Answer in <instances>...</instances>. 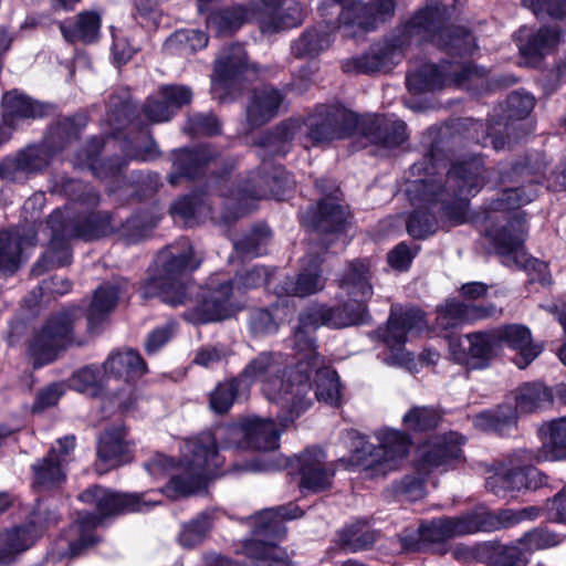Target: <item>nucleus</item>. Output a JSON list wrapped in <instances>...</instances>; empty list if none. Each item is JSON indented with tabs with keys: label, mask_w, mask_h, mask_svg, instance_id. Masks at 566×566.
<instances>
[{
	"label": "nucleus",
	"mask_w": 566,
	"mask_h": 566,
	"mask_svg": "<svg viewBox=\"0 0 566 566\" xmlns=\"http://www.w3.org/2000/svg\"><path fill=\"white\" fill-rule=\"evenodd\" d=\"M442 12L439 7H427L417 12L391 38L374 45L366 54L347 60L343 69L347 73H374L390 71L398 64L407 48L430 41L450 54L471 53L474 45L472 34L460 27H441Z\"/></svg>",
	"instance_id": "obj_1"
},
{
	"label": "nucleus",
	"mask_w": 566,
	"mask_h": 566,
	"mask_svg": "<svg viewBox=\"0 0 566 566\" xmlns=\"http://www.w3.org/2000/svg\"><path fill=\"white\" fill-rule=\"evenodd\" d=\"M480 184V165L475 160L454 164L443 186L424 180L413 181L408 192L417 209L407 222L408 233L416 239L434 233L437 216L455 223L462 222L468 197L478 191Z\"/></svg>",
	"instance_id": "obj_2"
},
{
	"label": "nucleus",
	"mask_w": 566,
	"mask_h": 566,
	"mask_svg": "<svg viewBox=\"0 0 566 566\" xmlns=\"http://www.w3.org/2000/svg\"><path fill=\"white\" fill-rule=\"evenodd\" d=\"M161 496L159 490L143 493H115L99 486L85 490L78 499L95 505L99 516L93 513L80 515L55 542L50 555L53 558L77 556L83 548L95 543L93 531L101 523V517L128 512H148L161 503Z\"/></svg>",
	"instance_id": "obj_3"
},
{
	"label": "nucleus",
	"mask_w": 566,
	"mask_h": 566,
	"mask_svg": "<svg viewBox=\"0 0 566 566\" xmlns=\"http://www.w3.org/2000/svg\"><path fill=\"white\" fill-rule=\"evenodd\" d=\"M222 464L223 458L218 453L216 437L207 431L185 441L180 449L178 467L170 458L156 454L145 464V468L156 480L176 469L177 473L171 475L168 485L159 491L161 495L165 493L177 497L200 491L208 480L218 475Z\"/></svg>",
	"instance_id": "obj_4"
},
{
	"label": "nucleus",
	"mask_w": 566,
	"mask_h": 566,
	"mask_svg": "<svg viewBox=\"0 0 566 566\" xmlns=\"http://www.w3.org/2000/svg\"><path fill=\"white\" fill-rule=\"evenodd\" d=\"M537 197V189L526 184H509L497 190V211H514L506 224L497 230V258L510 269H524L530 275V282L551 284L546 263L528 258L524 249L527 234L525 212L520 208L532 202Z\"/></svg>",
	"instance_id": "obj_5"
},
{
	"label": "nucleus",
	"mask_w": 566,
	"mask_h": 566,
	"mask_svg": "<svg viewBox=\"0 0 566 566\" xmlns=\"http://www.w3.org/2000/svg\"><path fill=\"white\" fill-rule=\"evenodd\" d=\"M357 126V116L340 107L322 106L307 120L289 118L264 136L261 147L273 155H284L292 140L298 139L308 148L321 143L339 139L350 134Z\"/></svg>",
	"instance_id": "obj_6"
},
{
	"label": "nucleus",
	"mask_w": 566,
	"mask_h": 566,
	"mask_svg": "<svg viewBox=\"0 0 566 566\" xmlns=\"http://www.w3.org/2000/svg\"><path fill=\"white\" fill-rule=\"evenodd\" d=\"M283 357L275 353H261L253 358L238 376L243 387L248 389L253 382H261L262 391L269 400H273L286 409L289 416L280 418L282 427H287L296 417L310 407V390L307 376L295 384L296 368L291 370L289 378L283 380Z\"/></svg>",
	"instance_id": "obj_7"
},
{
	"label": "nucleus",
	"mask_w": 566,
	"mask_h": 566,
	"mask_svg": "<svg viewBox=\"0 0 566 566\" xmlns=\"http://www.w3.org/2000/svg\"><path fill=\"white\" fill-rule=\"evenodd\" d=\"M158 275L150 277L140 287L143 297L158 296L170 305L184 304L187 297V277L200 265V260L193 256V250L188 240H182L180 247H169L157 256Z\"/></svg>",
	"instance_id": "obj_8"
},
{
	"label": "nucleus",
	"mask_w": 566,
	"mask_h": 566,
	"mask_svg": "<svg viewBox=\"0 0 566 566\" xmlns=\"http://www.w3.org/2000/svg\"><path fill=\"white\" fill-rule=\"evenodd\" d=\"M377 446L364 443L354 454L366 476L379 478L397 470L407 457L411 439L397 429L385 428L375 433Z\"/></svg>",
	"instance_id": "obj_9"
},
{
	"label": "nucleus",
	"mask_w": 566,
	"mask_h": 566,
	"mask_svg": "<svg viewBox=\"0 0 566 566\" xmlns=\"http://www.w3.org/2000/svg\"><path fill=\"white\" fill-rule=\"evenodd\" d=\"M229 180L221 176L218 180V191L221 196L231 197L238 205L240 213H248L255 208V202L273 196L283 199L286 190L291 188L289 174L282 168L271 164H263L262 172H252L235 190L228 188Z\"/></svg>",
	"instance_id": "obj_10"
},
{
	"label": "nucleus",
	"mask_w": 566,
	"mask_h": 566,
	"mask_svg": "<svg viewBox=\"0 0 566 566\" xmlns=\"http://www.w3.org/2000/svg\"><path fill=\"white\" fill-rule=\"evenodd\" d=\"M366 306L365 304L350 301L343 306L327 307L324 305H314L300 315V325L294 332L293 346L294 348L304 347L308 350V355L315 359V365L318 364L316 357L315 343L311 336L322 325L332 328H344L355 324L365 322Z\"/></svg>",
	"instance_id": "obj_11"
},
{
	"label": "nucleus",
	"mask_w": 566,
	"mask_h": 566,
	"mask_svg": "<svg viewBox=\"0 0 566 566\" xmlns=\"http://www.w3.org/2000/svg\"><path fill=\"white\" fill-rule=\"evenodd\" d=\"M554 401L552 388L541 382H525L510 391L497 406V436L514 437L518 432L520 413H535L547 409Z\"/></svg>",
	"instance_id": "obj_12"
},
{
	"label": "nucleus",
	"mask_w": 566,
	"mask_h": 566,
	"mask_svg": "<svg viewBox=\"0 0 566 566\" xmlns=\"http://www.w3.org/2000/svg\"><path fill=\"white\" fill-rule=\"evenodd\" d=\"M81 316V308L72 307L61 311L48 319L30 344L35 367L51 363L61 350L77 343L74 335V325Z\"/></svg>",
	"instance_id": "obj_13"
},
{
	"label": "nucleus",
	"mask_w": 566,
	"mask_h": 566,
	"mask_svg": "<svg viewBox=\"0 0 566 566\" xmlns=\"http://www.w3.org/2000/svg\"><path fill=\"white\" fill-rule=\"evenodd\" d=\"M536 99L525 90L511 92L502 108V118L497 120V150L512 148L522 143L534 132V125L528 119Z\"/></svg>",
	"instance_id": "obj_14"
},
{
	"label": "nucleus",
	"mask_w": 566,
	"mask_h": 566,
	"mask_svg": "<svg viewBox=\"0 0 566 566\" xmlns=\"http://www.w3.org/2000/svg\"><path fill=\"white\" fill-rule=\"evenodd\" d=\"M428 331V323L422 311L409 308H391L382 340L391 350L387 364L405 365L411 360L410 354L403 350V345L410 338Z\"/></svg>",
	"instance_id": "obj_15"
},
{
	"label": "nucleus",
	"mask_w": 566,
	"mask_h": 566,
	"mask_svg": "<svg viewBox=\"0 0 566 566\" xmlns=\"http://www.w3.org/2000/svg\"><path fill=\"white\" fill-rule=\"evenodd\" d=\"M492 525V514L484 507H478L458 517L439 518L422 524L418 534L423 544H438L479 531H490Z\"/></svg>",
	"instance_id": "obj_16"
},
{
	"label": "nucleus",
	"mask_w": 566,
	"mask_h": 566,
	"mask_svg": "<svg viewBox=\"0 0 566 566\" xmlns=\"http://www.w3.org/2000/svg\"><path fill=\"white\" fill-rule=\"evenodd\" d=\"M484 70L475 66H463L442 64H424L419 70L407 75V85L410 91L424 92L443 87L451 83L463 85L467 80L482 77Z\"/></svg>",
	"instance_id": "obj_17"
},
{
	"label": "nucleus",
	"mask_w": 566,
	"mask_h": 566,
	"mask_svg": "<svg viewBox=\"0 0 566 566\" xmlns=\"http://www.w3.org/2000/svg\"><path fill=\"white\" fill-rule=\"evenodd\" d=\"M298 356V361L296 365V380L297 384L301 379L305 380L307 376V384H310V370H316V385H315V397L318 401H323L331 406H337L340 401V385L339 378L335 370L324 367V360L316 353V357L318 358V364L315 365V359L313 356L308 355V350H305L304 347L302 349L295 348ZM311 389L306 394V397L312 400L310 396ZM312 401H310V405Z\"/></svg>",
	"instance_id": "obj_18"
},
{
	"label": "nucleus",
	"mask_w": 566,
	"mask_h": 566,
	"mask_svg": "<svg viewBox=\"0 0 566 566\" xmlns=\"http://www.w3.org/2000/svg\"><path fill=\"white\" fill-rule=\"evenodd\" d=\"M241 294V286L235 289L230 281L211 287L208 295L197 306L195 312L190 314L189 319L193 323H208L221 321L230 317L240 308L239 295Z\"/></svg>",
	"instance_id": "obj_19"
},
{
	"label": "nucleus",
	"mask_w": 566,
	"mask_h": 566,
	"mask_svg": "<svg viewBox=\"0 0 566 566\" xmlns=\"http://www.w3.org/2000/svg\"><path fill=\"white\" fill-rule=\"evenodd\" d=\"M463 443L464 439L455 432L430 438L419 449L418 473L423 476L440 467L447 468L461 458V446Z\"/></svg>",
	"instance_id": "obj_20"
},
{
	"label": "nucleus",
	"mask_w": 566,
	"mask_h": 566,
	"mask_svg": "<svg viewBox=\"0 0 566 566\" xmlns=\"http://www.w3.org/2000/svg\"><path fill=\"white\" fill-rule=\"evenodd\" d=\"M51 154L45 146H28L0 163V179L7 182H24L42 172Z\"/></svg>",
	"instance_id": "obj_21"
},
{
	"label": "nucleus",
	"mask_w": 566,
	"mask_h": 566,
	"mask_svg": "<svg viewBox=\"0 0 566 566\" xmlns=\"http://www.w3.org/2000/svg\"><path fill=\"white\" fill-rule=\"evenodd\" d=\"M249 70L245 52L242 45L232 44L222 49L216 60L211 80V92L214 98L226 101L228 92L238 77Z\"/></svg>",
	"instance_id": "obj_22"
},
{
	"label": "nucleus",
	"mask_w": 566,
	"mask_h": 566,
	"mask_svg": "<svg viewBox=\"0 0 566 566\" xmlns=\"http://www.w3.org/2000/svg\"><path fill=\"white\" fill-rule=\"evenodd\" d=\"M551 159L544 150L528 149L518 155L507 167L500 172L501 184H526L537 189L545 178Z\"/></svg>",
	"instance_id": "obj_23"
},
{
	"label": "nucleus",
	"mask_w": 566,
	"mask_h": 566,
	"mask_svg": "<svg viewBox=\"0 0 566 566\" xmlns=\"http://www.w3.org/2000/svg\"><path fill=\"white\" fill-rule=\"evenodd\" d=\"M316 187L326 197L323 198L315 209L307 211L313 228L317 232H339L345 226L348 212L345 207L337 202L335 196L338 191L332 180H321Z\"/></svg>",
	"instance_id": "obj_24"
},
{
	"label": "nucleus",
	"mask_w": 566,
	"mask_h": 566,
	"mask_svg": "<svg viewBox=\"0 0 566 566\" xmlns=\"http://www.w3.org/2000/svg\"><path fill=\"white\" fill-rule=\"evenodd\" d=\"M296 463L303 491L317 493L331 488L336 470L321 449H306L296 458Z\"/></svg>",
	"instance_id": "obj_25"
},
{
	"label": "nucleus",
	"mask_w": 566,
	"mask_h": 566,
	"mask_svg": "<svg viewBox=\"0 0 566 566\" xmlns=\"http://www.w3.org/2000/svg\"><path fill=\"white\" fill-rule=\"evenodd\" d=\"M322 259L310 252L302 261L301 272L296 277H285L275 289L279 297L308 296L323 290L325 279L321 270Z\"/></svg>",
	"instance_id": "obj_26"
},
{
	"label": "nucleus",
	"mask_w": 566,
	"mask_h": 566,
	"mask_svg": "<svg viewBox=\"0 0 566 566\" xmlns=\"http://www.w3.org/2000/svg\"><path fill=\"white\" fill-rule=\"evenodd\" d=\"M468 347L463 346L462 340L451 339L449 342L450 353L453 358L462 365L472 369L486 367L492 358L493 347L495 345L494 335L485 332H478L465 335Z\"/></svg>",
	"instance_id": "obj_27"
},
{
	"label": "nucleus",
	"mask_w": 566,
	"mask_h": 566,
	"mask_svg": "<svg viewBox=\"0 0 566 566\" xmlns=\"http://www.w3.org/2000/svg\"><path fill=\"white\" fill-rule=\"evenodd\" d=\"M159 95L161 99L149 97L143 106L145 117L151 123L169 120L176 109L189 104L192 98L191 90L182 85L163 86Z\"/></svg>",
	"instance_id": "obj_28"
},
{
	"label": "nucleus",
	"mask_w": 566,
	"mask_h": 566,
	"mask_svg": "<svg viewBox=\"0 0 566 566\" xmlns=\"http://www.w3.org/2000/svg\"><path fill=\"white\" fill-rule=\"evenodd\" d=\"M128 282L118 279L98 286L87 310V325L91 332H95L109 313L115 308L117 302L128 294Z\"/></svg>",
	"instance_id": "obj_29"
},
{
	"label": "nucleus",
	"mask_w": 566,
	"mask_h": 566,
	"mask_svg": "<svg viewBox=\"0 0 566 566\" xmlns=\"http://www.w3.org/2000/svg\"><path fill=\"white\" fill-rule=\"evenodd\" d=\"M504 343L507 347L515 350L513 363L524 369L531 365L542 353L543 347L534 344L531 331L517 324H511L497 328V344Z\"/></svg>",
	"instance_id": "obj_30"
},
{
	"label": "nucleus",
	"mask_w": 566,
	"mask_h": 566,
	"mask_svg": "<svg viewBox=\"0 0 566 566\" xmlns=\"http://www.w3.org/2000/svg\"><path fill=\"white\" fill-rule=\"evenodd\" d=\"M61 211L64 213V227L69 237L90 241L105 237L113 230L107 213L90 212L74 217L69 207Z\"/></svg>",
	"instance_id": "obj_31"
},
{
	"label": "nucleus",
	"mask_w": 566,
	"mask_h": 566,
	"mask_svg": "<svg viewBox=\"0 0 566 566\" xmlns=\"http://www.w3.org/2000/svg\"><path fill=\"white\" fill-rule=\"evenodd\" d=\"M280 4L263 6L258 10V22L263 33H274L297 27L304 18V8L298 2H291L286 8Z\"/></svg>",
	"instance_id": "obj_32"
},
{
	"label": "nucleus",
	"mask_w": 566,
	"mask_h": 566,
	"mask_svg": "<svg viewBox=\"0 0 566 566\" xmlns=\"http://www.w3.org/2000/svg\"><path fill=\"white\" fill-rule=\"evenodd\" d=\"M48 226L51 229L52 238L42 262L50 264L51 268L69 264L72 256L69 240L74 237L67 235V229L64 227V213L61 209H56L50 214Z\"/></svg>",
	"instance_id": "obj_33"
},
{
	"label": "nucleus",
	"mask_w": 566,
	"mask_h": 566,
	"mask_svg": "<svg viewBox=\"0 0 566 566\" xmlns=\"http://www.w3.org/2000/svg\"><path fill=\"white\" fill-rule=\"evenodd\" d=\"M283 101L282 93L271 86L253 92L247 106V118L252 126H260L272 119L279 112Z\"/></svg>",
	"instance_id": "obj_34"
},
{
	"label": "nucleus",
	"mask_w": 566,
	"mask_h": 566,
	"mask_svg": "<svg viewBox=\"0 0 566 566\" xmlns=\"http://www.w3.org/2000/svg\"><path fill=\"white\" fill-rule=\"evenodd\" d=\"M105 375L129 381L143 376L147 366L134 349L113 352L103 364Z\"/></svg>",
	"instance_id": "obj_35"
},
{
	"label": "nucleus",
	"mask_w": 566,
	"mask_h": 566,
	"mask_svg": "<svg viewBox=\"0 0 566 566\" xmlns=\"http://www.w3.org/2000/svg\"><path fill=\"white\" fill-rule=\"evenodd\" d=\"M254 6H233L212 12L207 20L208 28L218 35L231 34L252 19L258 20Z\"/></svg>",
	"instance_id": "obj_36"
},
{
	"label": "nucleus",
	"mask_w": 566,
	"mask_h": 566,
	"mask_svg": "<svg viewBox=\"0 0 566 566\" xmlns=\"http://www.w3.org/2000/svg\"><path fill=\"white\" fill-rule=\"evenodd\" d=\"M490 315V310L461 303L459 301H448L444 305L438 307L437 327L442 331L459 327L464 323H471L485 318Z\"/></svg>",
	"instance_id": "obj_37"
},
{
	"label": "nucleus",
	"mask_w": 566,
	"mask_h": 566,
	"mask_svg": "<svg viewBox=\"0 0 566 566\" xmlns=\"http://www.w3.org/2000/svg\"><path fill=\"white\" fill-rule=\"evenodd\" d=\"M332 33L333 30L327 23L306 29L292 42L291 52L298 59H314L331 46Z\"/></svg>",
	"instance_id": "obj_38"
},
{
	"label": "nucleus",
	"mask_w": 566,
	"mask_h": 566,
	"mask_svg": "<svg viewBox=\"0 0 566 566\" xmlns=\"http://www.w3.org/2000/svg\"><path fill=\"white\" fill-rule=\"evenodd\" d=\"M370 263L367 260L353 261L340 280V287L353 301L365 304L373 295Z\"/></svg>",
	"instance_id": "obj_39"
},
{
	"label": "nucleus",
	"mask_w": 566,
	"mask_h": 566,
	"mask_svg": "<svg viewBox=\"0 0 566 566\" xmlns=\"http://www.w3.org/2000/svg\"><path fill=\"white\" fill-rule=\"evenodd\" d=\"M3 123L9 127H17L22 119L41 117L44 106L18 92H9L3 95Z\"/></svg>",
	"instance_id": "obj_40"
},
{
	"label": "nucleus",
	"mask_w": 566,
	"mask_h": 566,
	"mask_svg": "<svg viewBox=\"0 0 566 566\" xmlns=\"http://www.w3.org/2000/svg\"><path fill=\"white\" fill-rule=\"evenodd\" d=\"M129 447L124 439V431L119 428L106 430L99 438L97 455L105 470L120 465L128 461Z\"/></svg>",
	"instance_id": "obj_41"
},
{
	"label": "nucleus",
	"mask_w": 566,
	"mask_h": 566,
	"mask_svg": "<svg viewBox=\"0 0 566 566\" xmlns=\"http://www.w3.org/2000/svg\"><path fill=\"white\" fill-rule=\"evenodd\" d=\"M563 33L559 27H542L530 34L518 46L521 54L533 61H538L553 52L562 42Z\"/></svg>",
	"instance_id": "obj_42"
},
{
	"label": "nucleus",
	"mask_w": 566,
	"mask_h": 566,
	"mask_svg": "<svg viewBox=\"0 0 566 566\" xmlns=\"http://www.w3.org/2000/svg\"><path fill=\"white\" fill-rule=\"evenodd\" d=\"M36 537L32 524L14 527L0 534V564L12 563L17 555L32 546Z\"/></svg>",
	"instance_id": "obj_43"
},
{
	"label": "nucleus",
	"mask_w": 566,
	"mask_h": 566,
	"mask_svg": "<svg viewBox=\"0 0 566 566\" xmlns=\"http://www.w3.org/2000/svg\"><path fill=\"white\" fill-rule=\"evenodd\" d=\"M210 159V151L207 147L199 149L184 148L174 153V170L169 175V182L178 185L182 177L193 178L198 175L200 167Z\"/></svg>",
	"instance_id": "obj_44"
},
{
	"label": "nucleus",
	"mask_w": 566,
	"mask_h": 566,
	"mask_svg": "<svg viewBox=\"0 0 566 566\" xmlns=\"http://www.w3.org/2000/svg\"><path fill=\"white\" fill-rule=\"evenodd\" d=\"M33 237L24 239L18 230L0 232V270L14 272L22 258L24 247L33 244Z\"/></svg>",
	"instance_id": "obj_45"
},
{
	"label": "nucleus",
	"mask_w": 566,
	"mask_h": 566,
	"mask_svg": "<svg viewBox=\"0 0 566 566\" xmlns=\"http://www.w3.org/2000/svg\"><path fill=\"white\" fill-rule=\"evenodd\" d=\"M539 433L547 434L543 441L541 458L546 461L566 459V417L542 426Z\"/></svg>",
	"instance_id": "obj_46"
},
{
	"label": "nucleus",
	"mask_w": 566,
	"mask_h": 566,
	"mask_svg": "<svg viewBox=\"0 0 566 566\" xmlns=\"http://www.w3.org/2000/svg\"><path fill=\"white\" fill-rule=\"evenodd\" d=\"M101 17L96 12L85 11L77 15L74 23L64 22L60 30L69 42H94L99 34Z\"/></svg>",
	"instance_id": "obj_47"
},
{
	"label": "nucleus",
	"mask_w": 566,
	"mask_h": 566,
	"mask_svg": "<svg viewBox=\"0 0 566 566\" xmlns=\"http://www.w3.org/2000/svg\"><path fill=\"white\" fill-rule=\"evenodd\" d=\"M368 138L386 148L397 147L407 139L406 124L399 119L379 118L374 123Z\"/></svg>",
	"instance_id": "obj_48"
},
{
	"label": "nucleus",
	"mask_w": 566,
	"mask_h": 566,
	"mask_svg": "<svg viewBox=\"0 0 566 566\" xmlns=\"http://www.w3.org/2000/svg\"><path fill=\"white\" fill-rule=\"evenodd\" d=\"M258 427L253 422H244L243 420L238 424H230L218 429L216 441L220 440L224 448H239L248 449V447H260L259 442L253 440Z\"/></svg>",
	"instance_id": "obj_49"
},
{
	"label": "nucleus",
	"mask_w": 566,
	"mask_h": 566,
	"mask_svg": "<svg viewBox=\"0 0 566 566\" xmlns=\"http://www.w3.org/2000/svg\"><path fill=\"white\" fill-rule=\"evenodd\" d=\"M56 449L49 451L48 455L33 464L34 484L40 488H51L65 480L63 459L55 460Z\"/></svg>",
	"instance_id": "obj_50"
},
{
	"label": "nucleus",
	"mask_w": 566,
	"mask_h": 566,
	"mask_svg": "<svg viewBox=\"0 0 566 566\" xmlns=\"http://www.w3.org/2000/svg\"><path fill=\"white\" fill-rule=\"evenodd\" d=\"M208 36L199 30H178L165 42V48L170 53L190 54L206 48Z\"/></svg>",
	"instance_id": "obj_51"
},
{
	"label": "nucleus",
	"mask_w": 566,
	"mask_h": 566,
	"mask_svg": "<svg viewBox=\"0 0 566 566\" xmlns=\"http://www.w3.org/2000/svg\"><path fill=\"white\" fill-rule=\"evenodd\" d=\"M245 390L238 377L219 382L210 392L211 409L217 413L227 412L239 395Z\"/></svg>",
	"instance_id": "obj_52"
},
{
	"label": "nucleus",
	"mask_w": 566,
	"mask_h": 566,
	"mask_svg": "<svg viewBox=\"0 0 566 566\" xmlns=\"http://www.w3.org/2000/svg\"><path fill=\"white\" fill-rule=\"evenodd\" d=\"M103 147V142L99 138H93L88 145L87 149L83 150L77 159L76 165L81 167H86L93 171V174L99 178L114 177L117 172L120 171L124 163H117L116 166L105 167V165H99L97 163V155Z\"/></svg>",
	"instance_id": "obj_53"
},
{
	"label": "nucleus",
	"mask_w": 566,
	"mask_h": 566,
	"mask_svg": "<svg viewBox=\"0 0 566 566\" xmlns=\"http://www.w3.org/2000/svg\"><path fill=\"white\" fill-rule=\"evenodd\" d=\"M243 421L253 422L258 427V430L252 434V438L259 442L260 447H248V449L271 451L279 448L280 431L277 430L274 420L253 416L245 418Z\"/></svg>",
	"instance_id": "obj_54"
},
{
	"label": "nucleus",
	"mask_w": 566,
	"mask_h": 566,
	"mask_svg": "<svg viewBox=\"0 0 566 566\" xmlns=\"http://www.w3.org/2000/svg\"><path fill=\"white\" fill-rule=\"evenodd\" d=\"M122 149L126 157L140 161H149L159 157V148L147 132L139 134L137 143L125 140Z\"/></svg>",
	"instance_id": "obj_55"
},
{
	"label": "nucleus",
	"mask_w": 566,
	"mask_h": 566,
	"mask_svg": "<svg viewBox=\"0 0 566 566\" xmlns=\"http://www.w3.org/2000/svg\"><path fill=\"white\" fill-rule=\"evenodd\" d=\"M210 527V516L208 514H199L189 523L182 525L178 542L184 547H193L203 541Z\"/></svg>",
	"instance_id": "obj_56"
},
{
	"label": "nucleus",
	"mask_w": 566,
	"mask_h": 566,
	"mask_svg": "<svg viewBox=\"0 0 566 566\" xmlns=\"http://www.w3.org/2000/svg\"><path fill=\"white\" fill-rule=\"evenodd\" d=\"M440 421V415L429 407H413L403 417L402 423L408 430L426 431L433 429Z\"/></svg>",
	"instance_id": "obj_57"
},
{
	"label": "nucleus",
	"mask_w": 566,
	"mask_h": 566,
	"mask_svg": "<svg viewBox=\"0 0 566 566\" xmlns=\"http://www.w3.org/2000/svg\"><path fill=\"white\" fill-rule=\"evenodd\" d=\"M343 545L350 552L363 551L376 542V533L364 525L348 526L340 533Z\"/></svg>",
	"instance_id": "obj_58"
},
{
	"label": "nucleus",
	"mask_w": 566,
	"mask_h": 566,
	"mask_svg": "<svg viewBox=\"0 0 566 566\" xmlns=\"http://www.w3.org/2000/svg\"><path fill=\"white\" fill-rule=\"evenodd\" d=\"M101 370L96 366H86L75 371L69 379L70 387L78 392L96 395L101 384Z\"/></svg>",
	"instance_id": "obj_59"
},
{
	"label": "nucleus",
	"mask_w": 566,
	"mask_h": 566,
	"mask_svg": "<svg viewBox=\"0 0 566 566\" xmlns=\"http://www.w3.org/2000/svg\"><path fill=\"white\" fill-rule=\"evenodd\" d=\"M497 485H500L501 490L509 494L511 497L515 496V493H518L525 490V470L524 467H514L510 469H497Z\"/></svg>",
	"instance_id": "obj_60"
},
{
	"label": "nucleus",
	"mask_w": 566,
	"mask_h": 566,
	"mask_svg": "<svg viewBox=\"0 0 566 566\" xmlns=\"http://www.w3.org/2000/svg\"><path fill=\"white\" fill-rule=\"evenodd\" d=\"M249 326L251 333L255 336H264L274 334L277 331L279 324L275 315L269 310L255 308L250 314Z\"/></svg>",
	"instance_id": "obj_61"
},
{
	"label": "nucleus",
	"mask_w": 566,
	"mask_h": 566,
	"mask_svg": "<svg viewBox=\"0 0 566 566\" xmlns=\"http://www.w3.org/2000/svg\"><path fill=\"white\" fill-rule=\"evenodd\" d=\"M537 17L548 15L562 20L566 17V0H522Z\"/></svg>",
	"instance_id": "obj_62"
},
{
	"label": "nucleus",
	"mask_w": 566,
	"mask_h": 566,
	"mask_svg": "<svg viewBox=\"0 0 566 566\" xmlns=\"http://www.w3.org/2000/svg\"><path fill=\"white\" fill-rule=\"evenodd\" d=\"M539 514V509L535 506L521 510L505 509L497 512V527H511L526 520H535Z\"/></svg>",
	"instance_id": "obj_63"
},
{
	"label": "nucleus",
	"mask_w": 566,
	"mask_h": 566,
	"mask_svg": "<svg viewBox=\"0 0 566 566\" xmlns=\"http://www.w3.org/2000/svg\"><path fill=\"white\" fill-rule=\"evenodd\" d=\"M186 129L193 135H214L220 132V125L211 114H196L189 118Z\"/></svg>",
	"instance_id": "obj_64"
}]
</instances>
